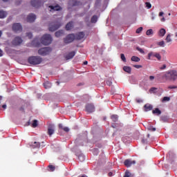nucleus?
I'll return each instance as SVG.
<instances>
[{"instance_id": "37998d69", "label": "nucleus", "mask_w": 177, "mask_h": 177, "mask_svg": "<svg viewBox=\"0 0 177 177\" xmlns=\"http://www.w3.org/2000/svg\"><path fill=\"white\" fill-rule=\"evenodd\" d=\"M26 37H28L29 39H31V38H32V33L31 32L26 33Z\"/></svg>"}, {"instance_id": "473e14b6", "label": "nucleus", "mask_w": 177, "mask_h": 177, "mask_svg": "<svg viewBox=\"0 0 177 177\" xmlns=\"http://www.w3.org/2000/svg\"><path fill=\"white\" fill-rule=\"evenodd\" d=\"M78 159H79V160H80L81 162H82L85 161V156H84L83 155H80V156H78Z\"/></svg>"}, {"instance_id": "aec40b11", "label": "nucleus", "mask_w": 177, "mask_h": 177, "mask_svg": "<svg viewBox=\"0 0 177 177\" xmlns=\"http://www.w3.org/2000/svg\"><path fill=\"white\" fill-rule=\"evenodd\" d=\"M62 35H64V30H58L55 32V37L57 38H59V37H62Z\"/></svg>"}, {"instance_id": "0e129e2a", "label": "nucleus", "mask_w": 177, "mask_h": 177, "mask_svg": "<svg viewBox=\"0 0 177 177\" xmlns=\"http://www.w3.org/2000/svg\"><path fill=\"white\" fill-rule=\"evenodd\" d=\"M2 108L4 109H6V104H3V105L2 106Z\"/></svg>"}, {"instance_id": "72a5a7b5", "label": "nucleus", "mask_w": 177, "mask_h": 177, "mask_svg": "<svg viewBox=\"0 0 177 177\" xmlns=\"http://www.w3.org/2000/svg\"><path fill=\"white\" fill-rule=\"evenodd\" d=\"M44 86L45 89H49V88H50V83L49 82L44 83Z\"/></svg>"}, {"instance_id": "e2e57ef3", "label": "nucleus", "mask_w": 177, "mask_h": 177, "mask_svg": "<svg viewBox=\"0 0 177 177\" xmlns=\"http://www.w3.org/2000/svg\"><path fill=\"white\" fill-rule=\"evenodd\" d=\"M84 66H86V64H88V61L84 62Z\"/></svg>"}, {"instance_id": "603ef678", "label": "nucleus", "mask_w": 177, "mask_h": 177, "mask_svg": "<svg viewBox=\"0 0 177 177\" xmlns=\"http://www.w3.org/2000/svg\"><path fill=\"white\" fill-rule=\"evenodd\" d=\"M133 67H135V68H142V65H133Z\"/></svg>"}, {"instance_id": "58836bf2", "label": "nucleus", "mask_w": 177, "mask_h": 177, "mask_svg": "<svg viewBox=\"0 0 177 177\" xmlns=\"http://www.w3.org/2000/svg\"><path fill=\"white\" fill-rule=\"evenodd\" d=\"M142 30H143V27H140V28H138L136 30V32L137 34H140V32H142Z\"/></svg>"}, {"instance_id": "ddd939ff", "label": "nucleus", "mask_w": 177, "mask_h": 177, "mask_svg": "<svg viewBox=\"0 0 177 177\" xmlns=\"http://www.w3.org/2000/svg\"><path fill=\"white\" fill-rule=\"evenodd\" d=\"M48 8H50V12H57L59 10H62V7L57 4L56 6H49Z\"/></svg>"}, {"instance_id": "a19ab883", "label": "nucleus", "mask_w": 177, "mask_h": 177, "mask_svg": "<svg viewBox=\"0 0 177 177\" xmlns=\"http://www.w3.org/2000/svg\"><path fill=\"white\" fill-rule=\"evenodd\" d=\"M171 100V98L169 97H164L162 102H169Z\"/></svg>"}, {"instance_id": "69168bd1", "label": "nucleus", "mask_w": 177, "mask_h": 177, "mask_svg": "<svg viewBox=\"0 0 177 177\" xmlns=\"http://www.w3.org/2000/svg\"><path fill=\"white\" fill-rule=\"evenodd\" d=\"M160 20L161 21H165V18L162 17Z\"/></svg>"}, {"instance_id": "423d86ee", "label": "nucleus", "mask_w": 177, "mask_h": 177, "mask_svg": "<svg viewBox=\"0 0 177 177\" xmlns=\"http://www.w3.org/2000/svg\"><path fill=\"white\" fill-rule=\"evenodd\" d=\"M12 30L14 32H21L23 31V26L20 23H15L12 25Z\"/></svg>"}, {"instance_id": "412c9836", "label": "nucleus", "mask_w": 177, "mask_h": 177, "mask_svg": "<svg viewBox=\"0 0 177 177\" xmlns=\"http://www.w3.org/2000/svg\"><path fill=\"white\" fill-rule=\"evenodd\" d=\"M6 16H8V12L3 10H0V19H5Z\"/></svg>"}, {"instance_id": "20e7f679", "label": "nucleus", "mask_w": 177, "mask_h": 177, "mask_svg": "<svg viewBox=\"0 0 177 177\" xmlns=\"http://www.w3.org/2000/svg\"><path fill=\"white\" fill-rule=\"evenodd\" d=\"M41 42L43 45H50L52 44V36L48 34L43 35L41 38Z\"/></svg>"}, {"instance_id": "7c9ffc66", "label": "nucleus", "mask_w": 177, "mask_h": 177, "mask_svg": "<svg viewBox=\"0 0 177 177\" xmlns=\"http://www.w3.org/2000/svg\"><path fill=\"white\" fill-rule=\"evenodd\" d=\"M97 21V15H93L91 17V23H96Z\"/></svg>"}, {"instance_id": "6ab92c4d", "label": "nucleus", "mask_w": 177, "mask_h": 177, "mask_svg": "<svg viewBox=\"0 0 177 177\" xmlns=\"http://www.w3.org/2000/svg\"><path fill=\"white\" fill-rule=\"evenodd\" d=\"M55 133V129H53V126H49L48 129V133L50 136H52Z\"/></svg>"}, {"instance_id": "6e6d98bb", "label": "nucleus", "mask_w": 177, "mask_h": 177, "mask_svg": "<svg viewBox=\"0 0 177 177\" xmlns=\"http://www.w3.org/2000/svg\"><path fill=\"white\" fill-rule=\"evenodd\" d=\"M19 111H24V107L21 106L19 108Z\"/></svg>"}, {"instance_id": "e433bc0d", "label": "nucleus", "mask_w": 177, "mask_h": 177, "mask_svg": "<svg viewBox=\"0 0 177 177\" xmlns=\"http://www.w3.org/2000/svg\"><path fill=\"white\" fill-rule=\"evenodd\" d=\"M146 35H153V29H149V30H147Z\"/></svg>"}, {"instance_id": "f257e3e1", "label": "nucleus", "mask_w": 177, "mask_h": 177, "mask_svg": "<svg viewBox=\"0 0 177 177\" xmlns=\"http://www.w3.org/2000/svg\"><path fill=\"white\" fill-rule=\"evenodd\" d=\"M162 78L167 81H176L177 80V71L176 70H170L167 71L163 75Z\"/></svg>"}, {"instance_id": "864d4df0", "label": "nucleus", "mask_w": 177, "mask_h": 177, "mask_svg": "<svg viewBox=\"0 0 177 177\" xmlns=\"http://www.w3.org/2000/svg\"><path fill=\"white\" fill-rule=\"evenodd\" d=\"M59 128L60 129H63L64 127H63V124H59Z\"/></svg>"}, {"instance_id": "f704fd0d", "label": "nucleus", "mask_w": 177, "mask_h": 177, "mask_svg": "<svg viewBox=\"0 0 177 177\" xmlns=\"http://www.w3.org/2000/svg\"><path fill=\"white\" fill-rule=\"evenodd\" d=\"M166 42H171L172 39H171V34L167 35L165 39Z\"/></svg>"}, {"instance_id": "79ce46f5", "label": "nucleus", "mask_w": 177, "mask_h": 177, "mask_svg": "<svg viewBox=\"0 0 177 177\" xmlns=\"http://www.w3.org/2000/svg\"><path fill=\"white\" fill-rule=\"evenodd\" d=\"M158 45H159V46H162V48H164L165 43L164 42V41H162L158 42Z\"/></svg>"}, {"instance_id": "a211bd4d", "label": "nucleus", "mask_w": 177, "mask_h": 177, "mask_svg": "<svg viewBox=\"0 0 177 177\" xmlns=\"http://www.w3.org/2000/svg\"><path fill=\"white\" fill-rule=\"evenodd\" d=\"M73 24H74V22H73V21L68 22L66 26V30L70 31V30H71V28H73V27H74Z\"/></svg>"}, {"instance_id": "cd10ccee", "label": "nucleus", "mask_w": 177, "mask_h": 177, "mask_svg": "<svg viewBox=\"0 0 177 177\" xmlns=\"http://www.w3.org/2000/svg\"><path fill=\"white\" fill-rule=\"evenodd\" d=\"M111 118L113 122H117L118 120V116L117 115H113L111 116Z\"/></svg>"}, {"instance_id": "9d476101", "label": "nucleus", "mask_w": 177, "mask_h": 177, "mask_svg": "<svg viewBox=\"0 0 177 177\" xmlns=\"http://www.w3.org/2000/svg\"><path fill=\"white\" fill-rule=\"evenodd\" d=\"M86 111L87 113H93L95 111V105L93 104H87L86 105Z\"/></svg>"}, {"instance_id": "4d7b16f0", "label": "nucleus", "mask_w": 177, "mask_h": 177, "mask_svg": "<svg viewBox=\"0 0 177 177\" xmlns=\"http://www.w3.org/2000/svg\"><path fill=\"white\" fill-rule=\"evenodd\" d=\"M142 143H147V140H145V139H142Z\"/></svg>"}, {"instance_id": "2f4dec72", "label": "nucleus", "mask_w": 177, "mask_h": 177, "mask_svg": "<svg viewBox=\"0 0 177 177\" xmlns=\"http://www.w3.org/2000/svg\"><path fill=\"white\" fill-rule=\"evenodd\" d=\"M49 171L50 172H53L55 169H56V167L52 165H48Z\"/></svg>"}, {"instance_id": "338daca9", "label": "nucleus", "mask_w": 177, "mask_h": 177, "mask_svg": "<svg viewBox=\"0 0 177 177\" xmlns=\"http://www.w3.org/2000/svg\"><path fill=\"white\" fill-rule=\"evenodd\" d=\"M20 3H21V1H19V3L17 1L16 2V5H20Z\"/></svg>"}, {"instance_id": "ea45409f", "label": "nucleus", "mask_w": 177, "mask_h": 177, "mask_svg": "<svg viewBox=\"0 0 177 177\" xmlns=\"http://www.w3.org/2000/svg\"><path fill=\"white\" fill-rule=\"evenodd\" d=\"M148 131H150L151 132H154L156 131V127H153L152 126H150L148 127Z\"/></svg>"}, {"instance_id": "13d9d810", "label": "nucleus", "mask_w": 177, "mask_h": 177, "mask_svg": "<svg viewBox=\"0 0 177 177\" xmlns=\"http://www.w3.org/2000/svg\"><path fill=\"white\" fill-rule=\"evenodd\" d=\"M150 81H153L154 80V76H149Z\"/></svg>"}, {"instance_id": "f8f14e48", "label": "nucleus", "mask_w": 177, "mask_h": 177, "mask_svg": "<svg viewBox=\"0 0 177 177\" xmlns=\"http://www.w3.org/2000/svg\"><path fill=\"white\" fill-rule=\"evenodd\" d=\"M37 19V16L34 14H29L27 17V21L28 23H33V21H35V19Z\"/></svg>"}, {"instance_id": "9b49d317", "label": "nucleus", "mask_w": 177, "mask_h": 177, "mask_svg": "<svg viewBox=\"0 0 177 177\" xmlns=\"http://www.w3.org/2000/svg\"><path fill=\"white\" fill-rule=\"evenodd\" d=\"M124 164L125 167H127V168H129V167H131L132 165L136 164V161L127 159L126 160H124Z\"/></svg>"}, {"instance_id": "dca6fc26", "label": "nucleus", "mask_w": 177, "mask_h": 177, "mask_svg": "<svg viewBox=\"0 0 177 177\" xmlns=\"http://www.w3.org/2000/svg\"><path fill=\"white\" fill-rule=\"evenodd\" d=\"M69 3L72 6H80L82 5V3H81V1H78L77 0H72L69 2Z\"/></svg>"}, {"instance_id": "680f3d73", "label": "nucleus", "mask_w": 177, "mask_h": 177, "mask_svg": "<svg viewBox=\"0 0 177 177\" xmlns=\"http://www.w3.org/2000/svg\"><path fill=\"white\" fill-rule=\"evenodd\" d=\"M109 176H113V172L110 171V172L109 173Z\"/></svg>"}, {"instance_id": "4468645a", "label": "nucleus", "mask_w": 177, "mask_h": 177, "mask_svg": "<svg viewBox=\"0 0 177 177\" xmlns=\"http://www.w3.org/2000/svg\"><path fill=\"white\" fill-rule=\"evenodd\" d=\"M85 38V33L84 32H79L75 35V39L80 41Z\"/></svg>"}, {"instance_id": "5fc2aeb1", "label": "nucleus", "mask_w": 177, "mask_h": 177, "mask_svg": "<svg viewBox=\"0 0 177 177\" xmlns=\"http://www.w3.org/2000/svg\"><path fill=\"white\" fill-rule=\"evenodd\" d=\"M3 56V51H2V50L0 49V57Z\"/></svg>"}, {"instance_id": "39448f33", "label": "nucleus", "mask_w": 177, "mask_h": 177, "mask_svg": "<svg viewBox=\"0 0 177 177\" xmlns=\"http://www.w3.org/2000/svg\"><path fill=\"white\" fill-rule=\"evenodd\" d=\"M52 52V48L50 47H46L39 49L38 53L41 56H46V55H49Z\"/></svg>"}, {"instance_id": "bb28decb", "label": "nucleus", "mask_w": 177, "mask_h": 177, "mask_svg": "<svg viewBox=\"0 0 177 177\" xmlns=\"http://www.w3.org/2000/svg\"><path fill=\"white\" fill-rule=\"evenodd\" d=\"M131 62H140V58H139L138 57L136 56H133L131 58Z\"/></svg>"}, {"instance_id": "09e8293b", "label": "nucleus", "mask_w": 177, "mask_h": 177, "mask_svg": "<svg viewBox=\"0 0 177 177\" xmlns=\"http://www.w3.org/2000/svg\"><path fill=\"white\" fill-rule=\"evenodd\" d=\"M63 131H64L65 132H68L70 131V129H68V127H64Z\"/></svg>"}, {"instance_id": "f03ea898", "label": "nucleus", "mask_w": 177, "mask_h": 177, "mask_svg": "<svg viewBox=\"0 0 177 177\" xmlns=\"http://www.w3.org/2000/svg\"><path fill=\"white\" fill-rule=\"evenodd\" d=\"M60 27H62V19H59L58 21L51 22L49 24L48 30L53 32L54 31H56V30H59Z\"/></svg>"}, {"instance_id": "2eb2a0df", "label": "nucleus", "mask_w": 177, "mask_h": 177, "mask_svg": "<svg viewBox=\"0 0 177 177\" xmlns=\"http://www.w3.org/2000/svg\"><path fill=\"white\" fill-rule=\"evenodd\" d=\"M75 56V51H71L68 55L65 56L66 60H71V59H73Z\"/></svg>"}, {"instance_id": "c85d7f7f", "label": "nucleus", "mask_w": 177, "mask_h": 177, "mask_svg": "<svg viewBox=\"0 0 177 177\" xmlns=\"http://www.w3.org/2000/svg\"><path fill=\"white\" fill-rule=\"evenodd\" d=\"M32 128H37L38 127V120H35L31 125Z\"/></svg>"}, {"instance_id": "c756f323", "label": "nucleus", "mask_w": 177, "mask_h": 177, "mask_svg": "<svg viewBox=\"0 0 177 177\" xmlns=\"http://www.w3.org/2000/svg\"><path fill=\"white\" fill-rule=\"evenodd\" d=\"M124 177H133V174H131L129 171H126Z\"/></svg>"}, {"instance_id": "4c0bfd02", "label": "nucleus", "mask_w": 177, "mask_h": 177, "mask_svg": "<svg viewBox=\"0 0 177 177\" xmlns=\"http://www.w3.org/2000/svg\"><path fill=\"white\" fill-rule=\"evenodd\" d=\"M41 146V144L39 142H34V145H33V147L36 148H39Z\"/></svg>"}, {"instance_id": "8fccbe9b", "label": "nucleus", "mask_w": 177, "mask_h": 177, "mask_svg": "<svg viewBox=\"0 0 177 177\" xmlns=\"http://www.w3.org/2000/svg\"><path fill=\"white\" fill-rule=\"evenodd\" d=\"M167 68V65L163 64L162 67L160 68V70H165Z\"/></svg>"}, {"instance_id": "6e6552de", "label": "nucleus", "mask_w": 177, "mask_h": 177, "mask_svg": "<svg viewBox=\"0 0 177 177\" xmlns=\"http://www.w3.org/2000/svg\"><path fill=\"white\" fill-rule=\"evenodd\" d=\"M23 43V39L20 37H16L12 41V45L14 46H19V45H21Z\"/></svg>"}, {"instance_id": "393cba45", "label": "nucleus", "mask_w": 177, "mask_h": 177, "mask_svg": "<svg viewBox=\"0 0 177 177\" xmlns=\"http://www.w3.org/2000/svg\"><path fill=\"white\" fill-rule=\"evenodd\" d=\"M166 32L167 31L165 30V29L164 28L160 29L159 31V37H164Z\"/></svg>"}, {"instance_id": "774afa93", "label": "nucleus", "mask_w": 177, "mask_h": 177, "mask_svg": "<svg viewBox=\"0 0 177 177\" xmlns=\"http://www.w3.org/2000/svg\"><path fill=\"white\" fill-rule=\"evenodd\" d=\"M141 102H142L141 100H137V102H138V103H140Z\"/></svg>"}, {"instance_id": "b1692460", "label": "nucleus", "mask_w": 177, "mask_h": 177, "mask_svg": "<svg viewBox=\"0 0 177 177\" xmlns=\"http://www.w3.org/2000/svg\"><path fill=\"white\" fill-rule=\"evenodd\" d=\"M169 120V118L167 115H163L160 118V121H162V122H168Z\"/></svg>"}, {"instance_id": "1a4fd4ad", "label": "nucleus", "mask_w": 177, "mask_h": 177, "mask_svg": "<svg viewBox=\"0 0 177 177\" xmlns=\"http://www.w3.org/2000/svg\"><path fill=\"white\" fill-rule=\"evenodd\" d=\"M30 3L33 8H39L42 5V0H32Z\"/></svg>"}, {"instance_id": "a18cd8bd", "label": "nucleus", "mask_w": 177, "mask_h": 177, "mask_svg": "<svg viewBox=\"0 0 177 177\" xmlns=\"http://www.w3.org/2000/svg\"><path fill=\"white\" fill-rule=\"evenodd\" d=\"M137 50L138 52H140V53H145V50H143V49H142V48H140L139 47L137 48Z\"/></svg>"}, {"instance_id": "49530a36", "label": "nucleus", "mask_w": 177, "mask_h": 177, "mask_svg": "<svg viewBox=\"0 0 177 177\" xmlns=\"http://www.w3.org/2000/svg\"><path fill=\"white\" fill-rule=\"evenodd\" d=\"M177 86H169L168 88L169 89H176Z\"/></svg>"}, {"instance_id": "de8ad7c7", "label": "nucleus", "mask_w": 177, "mask_h": 177, "mask_svg": "<svg viewBox=\"0 0 177 177\" xmlns=\"http://www.w3.org/2000/svg\"><path fill=\"white\" fill-rule=\"evenodd\" d=\"M151 56H153V52H151L148 54V60H150Z\"/></svg>"}, {"instance_id": "052dcab7", "label": "nucleus", "mask_w": 177, "mask_h": 177, "mask_svg": "<svg viewBox=\"0 0 177 177\" xmlns=\"http://www.w3.org/2000/svg\"><path fill=\"white\" fill-rule=\"evenodd\" d=\"M164 15V12H159V16L161 17Z\"/></svg>"}, {"instance_id": "f3484780", "label": "nucleus", "mask_w": 177, "mask_h": 177, "mask_svg": "<svg viewBox=\"0 0 177 177\" xmlns=\"http://www.w3.org/2000/svg\"><path fill=\"white\" fill-rule=\"evenodd\" d=\"M145 111H151L153 110V105L150 104H146L144 106Z\"/></svg>"}, {"instance_id": "5701e85b", "label": "nucleus", "mask_w": 177, "mask_h": 177, "mask_svg": "<svg viewBox=\"0 0 177 177\" xmlns=\"http://www.w3.org/2000/svg\"><path fill=\"white\" fill-rule=\"evenodd\" d=\"M153 57H156L159 62L161 60V55L158 53H153Z\"/></svg>"}, {"instance_id": "3c124183", "label": "nucleus", "mask_w": 177, "mask_h": 177, "mask_svg": "<svg viewBox=\"0 0 177 177\" xmlns=\"http://www.w3.org/2000/svg\"><path fill=\"white\" fill-rule=\"evenodd\" d=\"M150 92H154V91H157V88H156V87H152V88H150Z\"/></svg>"}, {"instance_id": "c03bdc74", "label": "nucleus", "mask_w": 177, "mask_h": 177, "mask_svg": "<svg viewBox=\"0 0 177 177\" xmlns=\"http://www.w3.org/2000/svg\"><path fill=\"white\" fill-rule=\"evenodd\" d=\"M145 5L147 9H150L151 8V3H150L149 2H146Z\"/></svg>"}, {"instance_id": "0eeeda50", "label": "nucleus", "mask_w": 177, "mask_h": 177, "mask_svg": "<svg viewBox=\"0 0 177 177\" xmlns=\"http://www.w3.org/2000/svg\"><path fill=\"white\" fill-rule=\"evenodd\" d=\"M75 39V35L74 34H69L66 36V38L64 39V44H71Z\"/></svg>"}, {"instance_id": "bf43d9fd", "label": "nucleus", "mask_w": 177, "mask_h": 177, "mask_svg": "<svg viewBox=\"0 0 177 177\" xmlns=\"http://www.w3.org/2000/svg\"><path fill=\"white\" fill-rule=\"evenodd\" d=\"M106 84H107V85H109L110 86V85H111V82L107 81Z\"/></svg>"}, {"instance_id": "a878e982", "label": "nucleus", "mask_w": 177, "mask_h": 177, "mask_svg": "<svg viewBox=\"0 0 177 177\" xmlns=\"http://www.w3.org/2000/svg\"><path fill=\"white\" fill-rule=\"evenodd\" d=\"M153 114H157V115H160L161 114V111L158 108H156L152 111Z\"/></svg>"}, {"instance_id": "4be33fe9", "label": "nucleus", "mask_w": 177, "mask_h": 177, "mask_svg": "<svg viewBox=\"0 0 177 177\" xmlns=\"http://www.w3.org/2000/svg\"><path fill=\"white\" fill-rule=\"evenodd\" d=\"M123 70L125 73H128L129 74H131V72L132 71V68L129 66H124Z\"/></svg>"}, {"instance_id": "c9c22d12", "label": "nucleus", "mask_w": 177, "mask_h": 177, "mask_svg": "<svg viewBox=\"0 0 177 177\" xmlns=\"http://www.w3.org/2000/svg\"><path fill=\"white\" fill-rule=\"evenodd\" d=\"M120 59L124 62V63L127 62V58L125 57V55L124 54H120Z\"/></svg>"}, {"instance_id": "7ed1b4c3", "label": "nucleus", "mask_w": 177, "mask_h": 177, "mask_svg": "<svg viewBox=\"0 0 177 177\" xmlns=\"http://www.w3.org/2000/svg\"><path fill=\"white\" fill-rule=\"evenodd\" d=\"M28 63H30V64H33L34 66H35L37 64H41V63H42V58L38 56H32L28 59Z\"/></svg>"}]
</instances>
